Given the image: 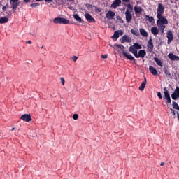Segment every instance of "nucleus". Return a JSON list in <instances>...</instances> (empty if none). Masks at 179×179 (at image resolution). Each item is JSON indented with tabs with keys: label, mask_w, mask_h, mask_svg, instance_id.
<instances>
[{
	"label": "nucleus",
	"mask_w": 179,
	"mask_h": 179,
	"mask_svg": "<svg viewBox=\"0 0 179 179\" xmlns=\"http://www.w3.org/2000/svg\"><path fill=\"white\" fill-rule=\"evenodd\" d=\"M164 9L165 8L163 4H158V7L157 8V26L159 30H160L162 34L164 33L166 24H169V20L164 16H163V14L164 13Z\"/></svg>",
	"instance_id": "1"
},
{
	"label": "nucleus",
	"mask_w": 179,
	"mask_h": 179,
	"mask_svg": "<svg viewBox=\"0 0 179 179\" xmlns=\"http://www.w3.org/2000/svg\"><path fill=\"white\" fill-rule=\"evenodd\" d=\"M53 23L55 24H69V21L64 17H55L53 20Z\"/></svg>",
	"instance_id": "2"
},
{
	"label": "nucleus",
	"mask_w": 179,
	"mask_h": 179,
	"mask_svg": "<svg viewBox=\"0 0 179 179\" xmlns=\"http://www.w3.org/2000/svg\"><path fill=\"white\" fill-rule=\"evenodd\" d=\"M122 51V54L124 57H126V58H127V59H129V61H134V62H136V59L135 57H134L133 56H131V54L125 52V50H124V49L125 48V47H124V45H121L119 48Z\"/></svg>",
	"instance_id": "3"
},
{
	"label": "nucleus",
	"mask_w": 179,
	"mask_h": 179,
	"mask_svg": "<svg viewBox=\"0 0 179 179\" xmlns=\"http://www.w3.org/2000/svg\"><path fill=\"white\" fill-rule=\"evenodd\" d=\"M164 99H166V104H171V98L170 97V92H169V90H167V87H164Z\"/></svg>",
	"instance_id": "4"
},
{
	"label": "nucleus",
	"mask_w": 179,
	"mask_h": 179,
	"mask_svg": "<svg viewBox=\"0 0 179 179\" xmlns=\"http://www.w3.org/2000/svg\"><path fill=\"white\" fill-rule=\"evenodd\" d=\"M166 38H168L167 44H171V41L174 40V35L173 34V31L171 30L167 31Z\"/></svg>",
	"instance_id": "5"
},
{
	"label": "nucleus",
	"mask_w": 179,
	"mask_h": 179,
	"mask_svg": "<svg viewBox=\"0 0 179 179\" xmlns=\"http://www.w3.org/2000/svg\"><path fill=\"white\" fill-rule=\"evenodd\" d=\"M171 97L173 100L179 99V87H176L174 92L171 94Z\"/></svg>",
	"instance_id": "6"
},
{
	"label": "nucleus",
	"mask_w": 179,
	"mask_h": 179,
	"mask_svg": "<svg viewBox=\"0 0 179 179\" xmlns=\"http://www.w3.org/2000/svg\"><path fill=\"white\" fill-rule=\"evenodd\" d=\"M10 4L13 10H16L17 6L20 5L19 0H10Z\"/></svg>",
	"instance_id": "7"
},
{
	"label": "nucleus",
	"mask_w": 179,
	"mask_h": 179,
	"mask_svg": "<svg viewBox=\"0 0 179 179\" xmlns=\"http://www.w3.org/2000/svg\"><path fill=\"white\" fill-rule=\"evenodd\" d=\"M131 11L126 10L124 13L127 23H131L132 22V14Z\"/></svg>",
	"instance_id": "8"
},
{
	"label": "nucleus",
	"mask_w": 179,
	"mask_h": 179,
	"mask_svg": "<svg viewBox=\"0 0 179 179\" xmlns=\"http://www.w3.org/2000/svg\"><path fill=\"white\" fill-rule=\"evenodd\" d=\"M145 55H146V51H145V50H141L138 51V52H137L135 57L136 58H145Z\"/></svg>",
	"instance_id": "9"
},
{
	"label": "nucleus",
	"mask_w": 179,
	"mask_h": 179,
	"mask_svg": "<svg viewBox=\"0 0 179 179\" xmlns=\"http://www.w3.org/2000/svg\"><path fill=\"white\" fill-rule=\"evenodd\" d=\"M85 17L89 23H94V22H96V20H94L93 17L89 13H85Z\"/></svg>",
	"instance_id": "10"
},
{
	"label": "nucleus",
	"mask_w": 179,
	"mask_h": 179,
	"mask_svg": "<svg viewBox=\"0 0 179 179\" xmlns=\"http://www.w3.org/2000/svg\"><path fill=\"white\" fill-rule=\"evenodd\" d=\"M21 120L26 122H29V121H31V117L29 114H24L21 116Z\"/></svg>",
	"instance_id": "11"
},
{
	"label": "nucleus",
	"mask_w": 179,
	"mask_h": 179,
	"mask_svg": "<svg viewBox=\"0 0 179 179\" xmlns=\"http://www.w3.org/2000/svg\"><path fill=\"white\" fill-rule=\"evenodd\" d=\"M122 3L121 0H115L113 3L111 4V8L113 9H117L118 6H120V4Z\"/></svg>",
	"instance_id": "12"
},
{
	"label": "nucleus",
	"mask_w": 179,
	"mask_h": 179,
	"mask_svg": "<svg viewBox=\"0 0 179 179\" xmlns=\"http://www.w3.org/2000/svg\"><path fill=\"white\" fill-rule=\"evenodd\" d=\"M121 43L122 44H124V43H131V38L127 35H124L121 38Z\"/></svg>",
	"instance_id": "13"
},
{
	"label": "nucleus",
	"mask_w": 179,
	"mask_h": 179,
	"mask_svg": "<svg viewBox=\"0 0 179 179\" xmlns=\"http://www.w3.org/2000/svg\"><path fill=\"white\" fill-rule=\"evenodd\" d=\"M106 16L107 17V19H109V20H113L114 19V17H115V13L110 10L108 11L106 14Z\"/></svg>",
	"instance_id": "14"
},
{
	"label": "nucleus",
	"mask_w": 179,
	"mask_h": 179,
	"mask_svg": "<svg viewBox=\"0 0 179 179\" xmlns=\"http://www.w3.org/2000/svg\"><path fill=\"white\" fill-rule=\"evenodd\" d=\"M168 58H169V59H171V61H179V57L175 55L173 53H169L168 55Z\"/></svg>",
	"instance_id": "15"
},
{
	"label": "nucleus",
	"mask_w": 179,
	"mask_h": 179,
	"mask_svg": "<svg viewBox=\"0 0 179 179\" xmlns=\"http://www.w3.org/2000/svg\"><path fill=\"white\" fill-rule=\"evenodd\" d=\"M147 47H148L150 52H152V51H153V41L152 40V38L149 39Z\"/></svg>",
	"instance_id": "16"
},
{
	"label": "nucleus",
	"mask_w": 179,
	"mask_h": 179,
	"mask_svg": "<svg viewBox=\"0 0 179 179\" xmlns=\"http://www.w3.org/2000/svg\"><path fill=\"white\" fill-rule=\"evenodd\" d=\"M149 71L150 73H152V75H153L154 76H156V75H157V70L156 69V68L153 67V66H149Z\"/></svg>",
	"instance_id": "17"
},
{
	"label": "nucleus",
	"mask_w": 179,
	"mask_h": 179,
	"mask_svg": "<svg viewBox=\"0 0 179 179\" xmlns=\"http://www.w3.org/2000/svg\"><path fill=\"white\" fill-rule=\"evenodd\" d=\"M151 33L153 34V36H157L159 34V29H157V27H152Z\"/></svg>",
	"instance_id": "18"
},
{
	"label": "nucleus",
	"mask_w": 179,
	"mask_h": 179,
	"mask_svg": "<svg viewBox=\"0 0 179 179\" xmlns=\"http://www.w3.org/2000/svg\"><path fill=\"white\" fill-rule=\"evenodd\" d=\"M129 52H131L134 55V57L136 55L138 50L134 47V45L130 46L129 48Z\"/></svg>",
	"instance_id": "19"
},
{
	"label": "nucleus",
	"mask_w": 179,
	"mask_h": 179,
	"mask_svg": "<svg viewBox=\"0 0 179 179\" xmlns=\"http://www.w3.org/2000/svg\"><path fill=\"white\" fill-rule=\"evenodd\" d=\"M154 61L156 62L158 66H160V68H163V62H162V60L159 59V58L157 57H154Z\"/></svg>",
	"instance_id": "20"
},
{
	"label": "nucleus",
	"mask_w": 179,
	"mask_h": 179,
	"mask_svg": "<svg viewBox=\"0 0 179 179\" xmlns=\"http://www.w3.org/2000/svg\"><path fill=\"white\" fill-rule=\"evenodd\" d=\"M8 22H9V19L7 17H0V24H3L4 23H8Z\"/></svg>",
	"instance_id": "21"
},
{
	"label": "nucleus",
	"mask_w": 179,
	"mask_h": 179,
	"mask_svg": "<svg viewBox=\"0 0 179 179\" xmlns=\"http://www.w3.org/2000/svg\"><path fill=\"white\" fill-rule=\"evenodd\" d=\"M134 9L136 15H138V13H142V8L139 6H135Z\"/></svg>",
	"instance_id": "22"
},
{
	"label": "nucleus",
	"mask_w": 179,
	"mask_h": 179,
	"mask_svg": "<svg viewBox=\"0 0 179 179\" xmlns=\"http://www.w3.org/2000/svg\"><path fill=\"white\" fill-rule=\"evenodd\" d=\"M139 31L141 36H143V37H148V32L145 30V29L141 28L139 29Z\"/></svg>",
	"instance_id": "23"
},
{
	"label": "nucleus",
	"mask_w": 179,
	"mask_h": 179,
	"mask_svg": "<svg viewBox=\"0 0 179 179\" xmlns=\"http://www.w3.org/2000/svg\"><path fill=\"white\" fill-rule=\"evenodd\" d=\"M130 31H131V34H134L136 37H139V31H138L136 29H131Z\"/></svg>",
	"instance_id": "24"
},
{
	"label": "nucleus",
	"mask_w": 179,
	"mask_h": 179,
	"mask_svg": "<svg viewBox=\"0 0 179 179\" xmlns=\"http://www.w3.org/2000/svg\"><path fill=\"white\" fill-rule=\"evenodd\" d=\"M145 17L148 19V22H150V23H155V18L153 17H150L149 15H145Z\"/></svg>",
	"instance_id": "25"
},
{
	"label": "nucleus",
	"mask_w": 179,
	"mask_h": 179,
	"mask_svg": "<svg viewBox=\"0 0 179 179\" xmlns=\"http://www.w3.org/2000/svg\"><path fill=\"white\" fill-rule=\"evenodd\" d=\"M126 6L127 8V10H129V12H132V10H134V6L131 3L126 5Z\"/></svg>",
	"instance_id": "26"
},
{
	"label": "nucleus",
	"mask_w": 179,
	"mask_h": 179,
	"mask_svg": "<svg viewBox=\"0 0 179 179\" xmlns=\"http://www.w3.org/2000/svg\"><path fill=\"white\" fill-rule=\"evenodd\" d=\"M74 19H76V22H78L79 23H80V22H82V18H80V17H79V15L78 14H75L73 15Z\"/></svg>",
	"instance_id": "27"
},
{
	"label": "nucleus",
	"mask_w": 179,
	"mask_h": 179,
	"mask_svg": "<svg viewBox=\"0 0 179 179\" xmlns=\"http://www.w3.org/2000/svg\"><path fill=\"white\" fill-rule=\"evenodd\" d=\"M133 47L136 49V50H141L142 49V46L138 43H136L133 45Z\"/></svg>",
	"instance_id": "28"
},
{
	"label": "nucleus",
	"mask_w": 179,
	"mask_h": 179,
	"mask_svg": "<svg viewBox=\"0 0 179 179\" xmlns=\"http://www.w3.org/2000/svg\"><path fill=\"white\" fill-rule=\"evenodd\" d=\"M172 106H173V108H174L175 110H179L178 103H176V101L172 102Z\"/></svg>",
	"instance_id": "29"
},
{
	"label": "nucleus",
	"mask_w": 179,
	"mask_h": 179,
	"mask_svg": "<svg viewBox=\"0 0 179 179\" xmlns=\"http://www.w3.org/2000/svg\"><path fill=\"white\" fill-rule=\"evenodd\" d=\"M146 86V84H145V83H142L141 86L139 87V90H141V92H143V90H145V87Z\"/></svg>",
	"instance_id": "30"
},
{
	"label": "nucleus",
	"mask_w": 179,
	"mask_h": 179,
	"mask_svg": "<svg viewBox=\"0 0 179 179\" xmlns=\"http://www.w3.org/2000/svg\"><path fill=\"white\" fill-rule=\"evenodd\" d=\"M118 37H120V35L118 34V32H117V31H116L114 32L113 38H115V40H118Z\"/></svg>",
	"instance_id": "31"
},
{
	"label": "nucleus",
	"mask_w": 179,
	"mask_h": 179,
	"mask_svg": "<svg viewBox=\"0 0 179 179\" xmlns=\"http://www.w3.org/2000/svg\"><path fill=\"white\" fill-rule=\"evenodd\" d=\"M31 8H37V6H40V4L39 3H31L30 5Z\"/></svg>",
	"instance_id": "32"
},
{
	"label": "nucleus",
	"mask_w": 179,
	"mask_h": 179,
	"mask_svg": "<svg viewBox=\"0 0 179 179\" xmlns=\"http://www.w3.org/2000/svg\"><path fill=\"white\" fill-rule=\"evenodd\" d=\"M164 73L166 75V76H171V73H170V71L168 70H164Z\"/></svg>",
	"instance_id": "33"
},
{
	"label": "nucleus",
	"mask_w": 179,
	"mask_h": 179,
	"mask_svg": "<svg viewBox=\"0 0 179 179\" xmlns=\"http://www.w3.org/2000/svg\"><path fill=\"white\" fill-rule=\"evenodd\" d=\"M60 80H61L62 84L63 85V86L65 85V78L62 77V78H60Z\"/></svg>",
	"instance_id": "34"
},
{
	"label": "nucleus",
	"mask_w": 179,
	"mask_h": 179,
	"mask_svg": "<svg viewBox=\"0 0 179 179\" xmlns=\"http://www.w3.org/2000/svg\"><path fill=\"white\" fill-rule=\"evenodd\" d=\"M157 96H158L159 99H163V96L162 95V93L160 92H157Z\"/></svg>",
	"instance_id": "35"
},
{
	"label": "nucleus",
	"mask_w": 179,
	"mask_h": 179,
	"mask_svg": "<svg viewBox=\"0 0 179 179\" xmlns=\"http://www.w3.org/2000/svg\"><path fill=\"white\" fill-rule=\"evenodd\" d=\"M116 32H117V34H119V36H122V34H124V31L119 30V31H116Z\"/></svg>",
	"instance_id": "36"
},
{
	"label": "nucleus",
	"mask_w": 179,
	"mask_h": 179,
	"mask_svg": "<svg viewBox=\"0 0 179 179\" xmlns=\"http://www.w3.org/2000/svg\"><path fill=\"white\" fill-rule=\"evenodd\" d=\"M73 118L74 120H78V118H79V115H78V114H74V115H73Z\"/></svg>",
	"instance_id": "37"
},
{
	"label": "nucleus",
	"mask_w": 179,
	"mask_h": 179,
	"mask_svg": "<svg viewBox=\"0 0 179 179\" xmlns=\"http://www.w3.org/2000/svg\"><path fill=\"white\" fill-rule=\"evenodd\" d=\"M171 114H173V115H176V111L174 110V109H171Z\"/></svg>",
	"instance_id": "38"
},
{
	"label": "nucleus",
	"mask_w": 179,
	"mask_h": 179,
	"mask_svg": "<svg viewBox=\"0 0 179 179\" xmlns=\"http://www.w3.org/2000/svg\"><path fill=\"white\" fill-rule=\"evenodd\" d=\"M122 2H124L126 3H129V0H122Z\"/></svg>",
	"instance_id": "39"
},
{
	"label": "nucleus",
	"mask_w": 179,
	"mask_h": 179,
	"mask_svg": "<svg viewBox=\"0 0 179 179\" xmlns=\"http://www.w3.org/2000/svg\"><path fill=\"white\" fill-rule=\"evenodd\" d=\"M78 59V57L77 56H74L73 57V61H76Z\"/></svg>",
	"instance_id": "40"
},
{
	"label": "nucleus",
	"mask_w": 179,
	"mask_h": 179,
	"mask_svg": "<svg viewBox=\"0 0 179 179\" xmlns=\"http://www.w3.org/2000/svg\"><path fill=\"white\" fill-rule=\"evenodd\" d=\"M2 10H3V12H5V10H6V6H3Z\"/></svg>",
	"instance_id": "41"
},
{
	"label": "nucleus",
	"mask_w": 179,
	"mask_h": 179,
	"mask_svg": "<svg viewBox=\"0 0 179 179\" xmlns=\"http://www.w3.org/2000/svg\"><path fill=\"white\" fill-rule=\"evenodd\" d=\"M48 3H51L52 2V0H45Z\"/></svg>",
	"instance_id": "42"
},
{
	"label": "nucleus",
	"mask_w": 179,
	"mask_h": 179,
	"mask_svg": "<svg viewBox=\"0 0 179 179\" xmlns=\"http://www.w3.org/2000/svg\"><path fill=\"white\" fill-rule=\"evenodd\" d=\"M101 58H103V59L107 58V55H103L101 56Z\"/></svg>",
	"instance_id": "43"
},
{
	"label": "nucleus",
	"mask_w": 179,
	"mask_h": 179,
	"mask_svg": "<svg viewBox=\"0 0 179 179\" xmlns=\"http://www.w3.org/2000/svg\"><path fill=\"white\" fill-rule=\"evenodd\" d=\"M23 2L25 3H27L28 2H30V0H23Z\"/></svg>",
	"instance_id": "44"
},
{
	"label": "nucleus",
	"mask_w": 179,
	"mask_h": 179,
	"mask_svg": "<svg viewBox=\"0 0 179 179\" xmlns=\"http://www.w3.org/2000/svg\"><path fill=\"white\" fill-rule=\"evenodd\" d=\"M115 47H117V48H120V47H121L122 45L115 44Z\"/></svg>",
	"instance_id": "45"
},
{
	"label": "nucleus",
	"mask_w": 179,
	"mask_h": 179,
	"mask_svg": "<svg viewBox=\"0 0 179 179\" xmlns=\"http://www.w3.org/2000/svg\"><path fill=\"white\" fill-rule=\"evenodd\" d=\"M27 44H31V41H27Z\"/></svg>",
	"instance_id": "46"
},
{
	"label": "nucleus",
	"mask_w": 179,
	"mask_h": 179,
	"mask_svg": "<svg viewBox=\"0 0 179 179\" xmlns=\"http://www.w3.org/2000/svg\"><path fill=\"white\" fill-rule=\"evenodd\" d=\"M143 83H145V84L146 85V78H144V81Z\"/></svg>",
	"instance_id": "47"
},
{
	"label": "nucleus",
	"mask_w": 179,
	"mask_h": 179,
	"mask_svg": "<svg viewBox=\"0 0 179 179\" xmlns=\"http://www.w3.org/2000/svg\"><path fill=\"white\" fill-rule=\"evenodd\" d=\"M160 166H164V162H162V163L160 164Z\"/></svg>",
	"instance_id": "48"
},
{
	"label": "nucleus",
	"mask_w": 179,
	"mask_h": 179,
	"mask_svg": "<svg viewBox=\"0 0 179 179\" xmlns=\"http://www.w3.org/2000/svg\"><path fill=\"white\" fill-rule=\"evenodd\" d=\"M177 116H178V119L179 120V113L177 112Z\"/></svg>",
	"instance_id": "49"
},
{
	"label": "nucleus",
	"mask_w": 179,
	"mask_h": 179,
	"mask_svg": "<svg viewBox=\"0 0 179 179\" xmlns=\"http://www.w3.org/2000/svg\"><path fill=\"white\" fill-rule=\"evenodd\" d=\"M69 2H72L73 0H67Z\"/></svg>",
	"instance_id": "50"
},
{
	"label": "nucleus",
	"mask_w": 179,
	"mask_h": 179,
	"mask_svg": "<svg viewBox=\"0 0 179 179\" xmlns=\"http://www.w3.org/2000/svg\"><path fill=\"white\" fill-rule=\"evenodd\" d=\"M13 129H15V127H13V128H12V131H13Z\"/></svg>",
	"instance_id": "51"
},
{
	"label": "nucleus",
	"mask_w": 179,
	"mask_h": 179,
	"mask_svg": "<svg viewBox=\"0 0 179 179\" xmlns=\"http://www.w3.org/2000/svg\"><path fill=\"white\" fill-rule=\"evenodd\" d=\"M43 46H41V48H43Z\"/></svg>",
	"instance_id": "52"
},
{
	"label": "nucleus",
	"mask_w": 179,
	"mask_h": 179,
	"mask_svg": "<svg viewBox=\"0 0 179 179\" xmlns=\"http://www.w3.org/2000/svg\"><path fill=\"white\" fill-rule=\"evenodd\" d=\"M176 1H178V0H176Z\"/></svg>",
	"instance_id": "53"
}]
</instances>
